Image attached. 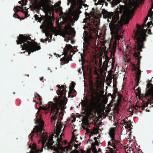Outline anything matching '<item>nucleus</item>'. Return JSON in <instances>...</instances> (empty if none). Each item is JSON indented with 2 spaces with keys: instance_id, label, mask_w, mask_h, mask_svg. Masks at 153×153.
Returning <instances> with one entry per match:
<instances>
[{
  "instance_id": "nucleus-37",
  "label": "nucleus",
  "mask_w": 153,
  "mask_h": 153,
  "mask_svg": "<svg viewBox=\"0 0 153 153\" xmlns=\"http://www.w3.org/2000/svg\"><path fill=\"white\" fill-rule=\"evenodd\" d=\"M43 77L40 78V81H42L43 79Z\"/></svg>"
},
{
  "instance_id": "nucleus-19",
  "label": "nucleus",
  "mask_w": 153,
  "mask_h": 153,
  "mask_svg": "<svg viewBox=\"0 0 153 153\" xmlns=\"http://www.w3.org/2000/svg\"><path fill=\"white\" fill-rule=\"evenodd\" d=\"M30 148H31V150L30 153H40V151L36 149V144L33 143L32 145H30Z\"/></svg>"
},
{
  "instance_id": "nucleus-24",
  "label": "nucleus",
  "mask_w": 153,
  "mask_h": 153,
  "mask_svg": "<svg viewBox=\"0 0 153 153\" xmlns=\"http://www.w3.org/2000/svg\"><path fill=\"white\" fill-rule=\"evenodd\" d=\"M98 132V130L97 129L94 128L91 131V133L92 134H97Z\"/></svg>"
},
{
  "instance_id": "nucleus-35",
  "label": "nucleus",
  "mask_w": 153,
  "mask_h": 153,
  "mask_svg": "<svg viewBox=\"0 0 153 153\" xmlns=\"http://www.w3.org/2000/svg\"><path fill=\"white\" fill-rule=\"evenodd\" d=\"M76 120V118L74 117L73 118V119L71 121L72 123L74 122Z\"/></svg>"
},
{
  "instance_id": "nucleus-29",
  "label": "nucleus",
  "mask_w": 153,
  "mask_h": 153,
  "mask_svg": "<svg viewBox=\"0 0 153 153\" xmlns=\"http://www.w3.org/2000/svg\"><path fill=\"white\" fill-rule=\"evenodd\" d=\"M82 104L83 106H86L88 105V102L87 101L85 102H82Z\"/></svg>"
},
{
  "instance_id": "nucleus-16",
  "label": "nucleus",
  "mask_w": 153,
  "mask_h": 153,
  "mask_svg": "<svg viewBox=\"0 0 153 153\" xmlns=\"http://www.w3.org/2000/svg\"><path fill=\"white\" fill-rule=\"evenodd\" d=\"M149 92L152 95V98L147 103H143V105L141 106L142 109H143L146 107L149 104H153V87L149 90Z\"/></svg>"
},
{
  "instance_id": "nucleus-14",
  "label": "nucleus",
  "mask_w": 153,
  "mask_h": 153,
  "mask_svg": "<svg viewBox=\"0 0 153 153\" xmlns=\"http://www.w3.org/2000/svg\"><path fill=\"white\" fill-rule=\"evenodd\" d=\"M76 0H68L67 5H69L70 3L71 4V6L73 7V6L76 4ZM77 9L78 10L80 9L82 7V5L83 2L85 1V0H77Z\"/></svg>"
},
{
  "instance_id": "nucleus-28",
  "label": "nucleus",
  "mask_w": 153,
  "mask_h": 153,
  "mask_svg": "<svg viewBox=\"0 0 153 153\" xmlns=\"http://www.w3.org/2000/svg\"><path fill=\"white\" fill-rule=\"evenodd\" d=\"M74 83H72L70 88V89L71 91H74Z\"/></svg>"
},
{
  "instance_id": "nucleus-12",
  "label": "nucleus",
  "mask_w": 153,
  "mask_h": 153,
  "mask_svg": "<svg viewBox=\"0 0 153 153\" xmlns=\"http://www.w3.org/2000/svg\"><path fill=\"white\" fill-rule=\"evenodd\" d=\"M36 122L39 123L40 127L37 126H35V127L33 128V131L30 134V136L31 137L33 135V134L35 132H40L41 133H42L43 129L42 127L44 125L43 121L41 119L40 117L39 118H38L37 119Z\"/></svg>"
},
{
  "instance_id": "nucleus-32",
  "label": "nucleus",
  "mask_w": 153,
  "mask_h": 153,
  "mask_svg": "<svg viewBox=\"0 0 153 153\" xmlns=\"http://www.w3.org/2000/svg\"><path fill=\"white\" fill-rule=\"evenodd\" d=\"M151 22H148V23H147V28H148L151 25Z\"/></svg>"
},
{
  "instance_id": "nucleus-48",
  "label": "nucleus",
  "mask_w": 153,
  "mask_h": 153,
  "mask_svg": "<svg viewBox=\"0 0 153 153\" xmlns=\"http://www.w3.org/2000/svg\"><path fill=\"white\" fill-rule=\"evenodd\" d=\"M61 135L62 136V134H61Z\"/></svg>"
},
{
  "instance_id": "nucleus-13",
  "label": "nucleus",
  "mask_w": 153,
  "mask_h": 153,
  "mask_svg": "<svg viewBox=\"0 0 153 153\" xmlns=\"http://www.w3.org/2000/svg\"><path fill=\"white\" fill-rule=\"evenodd\" d=\"M75 131H74L73 132V136L70 143L74 142V146L76 149L77 148L78 146L80 145V141L81 137L79 135L76 134L75 133Z\"/></svg>"
},
{
  "instance_id": "nucleus-5",
  "label": "nucleus",
  "mask_w": 153,
  "mask_h": 153,
  "mask_svg": "<svg viewBox=\"0 0 153 153\" xmlns=\"http://www.w3.org/2000/svg\"><path fill=\"white\" fill-rule=\"evenodd\" d=\"M148 16L152 18L153 20V12H152V13H149L147 17L145 18L144 23L143 25L139 26L137 27V29L135 33V37L137 39V42L136 44V46L135 48L139 51H141V49L143 47V42L145 40L146 34V29H144L145 26V23L146 22Z\"/></svg>"
},
{
  "instance_id": "nucleus-39",
  "label": "nucleus",
  "mask_w": 153,
  "mask_h": 153,
  "mask_svg": "<svg viewBox=\"0 0 153 153\" xmlns=\"http://www.w3.org/2000/svg\"><path fill=\"white\" fill-rule=\"evenodd\" d=\"M41 42H43V43H44V42H44V41H43L42 39H41Z\"/></svg>"
},
{
  "instance_id": "nucleus-18",
  "label": "nucleus",
  "mask_w": 153,
  "mask_h": 153,
  "mask_svg": "<svg viewBox=\"0 0 153 153\" xmlns=\"http://www.w3.org/2000/svg\"><path fill=\"white\" fill-rule=\"evenodd\" d=\"M48 138V136L46 133H43L42 135L41 139H40L39 142H42V147H43L45 144V143L46 141Z\"/></svg>"
},
{
  "instance_id": "nucleus-49",
  "label": "nucleus",
  "mask_w": 153,
  "mask_h": 153,
  "mask_svg": "<svg viewBox=\"0 0 153 153\" xmlns=\"http://www.w3.org/2000/svg\"><path fill=\"white\" fill-rule=\"evenodd\" d=\"M72 25H74L73 24H72Z\"/></svg>"
},
{
  "instance_id": "nucleus-6",
  "label": "nucleus",
  "mask_w": 153,
  "mask_h": 153,
  "mask_svg": "<svg viewBox=\"0 0 153 153\" xmlns=\"http://www.w3.org/2000/svg\"><path fill=\"white\" fill-rule=\"evenodd\" d=\"M53 136H51L49 137L48 142L47 143V145L51 150H54L56 153H63V152L67 151L69 149L71 148V146L70 144L65 148L62 147L63 143L61 137L57 139L56 146H52L53 143Z\"/></svg>"
},
{
  "instance_id": "nucleus-26",
  "label": "nucleus",
  "mask_w": 153,
  "mask_h": 153,
  "mask_svg": "<svg viewBox=\"0 0 153 153\" xmlns=\"http://www.w3.org/2000/svg\"><path fill=\"white\" fill-rule=\"evenodd\" d=\"M124 125H125V127L126 128L130 127L131 126L130 122H124Z\"/></svg>"
},
{
  "instance_id": "nucleus-21",
  "label": "nucleus",
  "mask_w": 153,
  "mask_h": 153,
  "mask_svg": "<svg viewBox=\"0 0 153 153\" xmlns=\"http://www.w3.org/2000/svg\"><path fill=\"white\" fill-rule=\"evenodd\" d=\"M72 48V46L70 45H66L65 47L63 50L65 54H66L68 51H69Z\"/></svg>"
},
{
  "instance_id": "nucleus-40",
  "label": "nucleus",
  "mask_w": 153,
  "mask_h": 153,
  "mask_svg": "<svg viewBox=\"0 0 153 153\" xmlns=\"http://www.w3.org/2000/svg\"><path fill=\"white\" fill-rule=\"evenodd\" d=\"M150 30H148V34H149V33H150Z\"/></svg>"
},
{
  "instance_id": "nucleus-7",
  "label": "nucleus",
  "mask_w": 153,
  "mask_h": 153,
  "mask_svg": "<svg viewBox=\"0 0 153 153\" xmlns=\"http://www.w3.org/2000/svg\"><path fill=\"white\" fill-rule=\"evenodd\" d=\"M116 128H111L109 130V134L111 140L108 143L107 149L108 153H119L116 147V144L117 143L116 140L114 138L115 134Z\"/></svg>"
},
{
  "instance_id": "nucleus-44",
  "label": "nucleus",
  "mask_w": 153,
  "mask_h": 153,
  "mask_svg": "<svg viewBox=\"0 0 153 153\" xmlns=\"http://www.w3.org/2000/svg\"><path fill=\"white\" fill-rule=\"evenodd\" d=\"M75 19V21H76V20H77V18L76 19Z\"/></svg>"
},
{
  "instance_id": "nucleus-38",
  "label": "nucleus",
  "mask_w": 153,
  "mask_h": 153,
  "mask_svg": "<svg viewBox=\"0 0 153 153\" xmlns=\"http://www.w3.org/2000/svg\"><path fill=\"white\" fill-rule=\"evenodd\" d=\"M94 140H96L97 139L96 137H94Z\"/></svg>"
},
{
  "instance_id": "nucleus-30",
  "label": "nucleus",
  "mask_w": 153,
  "mask_h": 153,
  "mask_svg": "<svg viewBox=\"0 0 153 153\" xmlns=\"http://www.w3.org/2000/svg\"><path fill=\"white\" fill-rule=\"evenodd\" d=\"M71 153H79V152L77 150L75 149V150L72 151Z\"/></svg>"
},
{
  "instance_id": "nucleus-34",
  "label": "nucleus",
  "mask_w": 153,
  "mask_h": 153,
  "mask_svg": "<svg viewBox=\"0 0 153 153\" xmlns=\"http://www.w3.org/2000/svg\"><path fill=\"white\" fill-rule=\"evenodd\" d=\"M153 8V4H152V5L151 7V10H150V12L149 13H150V14H151V13H152V12H153V11H152V9Z\"/></svg>"
},
{
  "instance_id": "nucleus-47",
  "label": "nucleus",
  "mask_w": 153,
  "mask_h": 153,
  "mask_svg": "<svg viewBox=\"0 0 153 153\" xmlns=\"http://www.w3.org/2000/svg\"><path fill=\"white\" fill-rule=\"evenodd\" d=\"M37 16L36 15H35V17H36V16Z\"/></svg>"
},
{
  "instance_id": "nucleus-42",
  "label": "nucleus",
  "mask_w": 153,
  "mask_h": 153,
  "mask_svg": "<svg viewBox=\"0 0 153 153\" xmlns=\"http://www.w3.org/2000/svg\"><path fill=\"white\" fill-rule=\"evenodd\" d=\"M97 0H94V1L95 2H97Z\"/></svg>"
},
{
  "instance_id": "nucleus-45",
  "label": "nucleus",
  "mask_w": 153,
  "mask_h": 153,
  "mask_svg": "<svg viewBox=\"0 0 153 153\" xmlns=\"http://www.w3.org/2000/svg\"><path fill=\"white\" fill-rule=\"evenodd\" d=\"M133 151H132V152H131V153H133Z\"/></svg>"
},
{
  "instance_id": "nucleus-1",
  "label": "nucleus",
  "mask_w": 153,
  "mask_h": 153,
  "mask_svg": "<svg viewBox=\"0 0 153 153\" xmlns=\"http://www.w3.org/2000/svg\"><path fill=\"white\" fill-rule=\"evenodd\" d=\"M89 23H90L89 25L90 32L91 33H94L95 34L94 35L96 36V42L99 41L97 39L100 40V42H97L95 44V56L94 58L95 59V62L98 61L100 66L102 59L101 56L103 54L105 55V44L106 42L104 40V37L101 32V31L98 30L97 27L99 24V19L96 17L91 16L89 18Z\"/></svg>"
},
{
  "instance_id": "nucleus-46",
  "label": "nucleus",
  "mask_w": 153,
  "mask_h": 153,
  "mask_svg": "<svg viewBox=\"0 0 153 153\" xmlns=\"http://www.w3.org/2000/svg\"><path fill=\"white\" fill-rule=\"evenodd\" d=\"M75 16H74V18L75 19Z\"/></svg>"
},
{
  "instance_id": "nucleus-20",
  "label": "nucleus",
  "mask_w": 153,
  "mask_h": 153,
  "mask_svg": "<svg viewBox=\"0 0 153 153\" xmlns=\"http://www.w3.org/2000/svg\"><path fill=\"white\" fill-rule=\"evenodd\" d=\"M62 126V124L60 123H57L56 125V133L57 136H58L60 133Z\"/></svg>"
},
{
  "instance_id": "nucleus-9",
  "label": "nucleus",
  "mask_w": 153,
  "mask_h": 153,
  "mask_svg": "<svg viewBox=\"0 0 153 153\" xmlns=\"http://www.w3.org/2000/svg\"><path fill=\"white\" fill-rule=\"evenodd\" d=\"M21 46L22 49L28 50L29 55L30 53V52H33L40 49V46L36 43L28 41L24 43L23 45H21Z\"/></svg>"
},
{
  "instance_id": "nucleus-10",
  "label": "nucleus",
  "mask_w": 153,
  "mask_h": 153,
  "mask_svg": "<svg viewBox=\"0 0 153 153\" xmlns=\"http://www.w3.org/2000/svg\"><path fill=\"white\" fill-rule=\"evenodd\" d=\"M51 2L50 0H41L38 4L35 5L34 7L36 8L42 9L45 13L48 12L51 10Z\"/></svg>"
},
{
  "instance_id": "nucleus-8",
  "label": "nucleus",
  "mask_w": 153,
  "mask_h": 153,
  "mask_svg": "<svg viewBox=\"0 0 153 153\" xmlns=\"http://www.w3.org/2000/svg\"><path fill=\"white\" fill-rule=\"evenodd\" d=\"M138 2V0H133L130 2L127 8L124 10L123 14L127 17L124 22L125 24H128L129 20L131 18V16H132L134 11L137 6Z\"/></svg>"
},
{
  "instance_id": "nucleus-31",
  "label": "nucleus",
  "mask_w": 153,
  "mask_h": 153,
  "mask_svg": "<svg viewBox=\"0 0 153 153\" xmlns=\"http://www.w3.org/2000/svg\"><path fill=\"white\" fill-rule=\"evenodd\" d=\"M81 153H89L88 152H85L84 151L81 150ZM93 153H97L96 151L94 152H93Z\"/></svg>"
},
{
  "instance_id": "nucleus-4",
  "label": "nucleus",
  "mask_w": 153,
  "mask_h": 153,
  "mask_svg": "<svg viewBox=\"0 0 153 153\" xmlns=\"http://www.w3.org/2000/svg\"><path fill=\"white\" fill-rule=\"evenodd\" d=\"M53 19L51 18H46L43 23V25L40 26L41 29L45 28L42 30L43 33H45L47 36H49V29H52V30L55 33V35H60L64 37H65L66 35H69L73 33L74 32V28H71L70 24H68L65 27L64 30L61 29L59 27H57L54 29L53 28Z\"/></svg>"
},
{
  "instance_id": "nucleus-41",
  "label": "nucleus",
  "mask_w": 153,
  "mask_h": 153,
  "mask_svg": "<svg viewBox=\"0 0 153 153\" xmlns=\"http://www.w3.org/2000/svg\"><path fill=\"white\" fill-rule=\"evenodd\" d=\"M47 40H48V39H47V38H46V39H45V41H47Z\"/></svg>"
},
{
  "instance_id": "nucleus-23",
  "label": "nucleus",
  "mask_w": 153,
  "mask_h": 153,
  "mask_svg": "<svg viewBox=\"0 0 153 153\" xmlns=\"http://www.w3.org/2000/svg\"><path fill=\"white\" fill-rule=\"evenodd\" d=\"M119 3V0H113L111 2L112 7H113L114 5H117Z\"/></svg>"
},
{
  "instance_id": "nucleus-33",
  "label": "nucleus",
  "mask_w": 153,
  "mask_h": 153,
  "mask_svg": "<svg viewBox=\"0 0 153 153\" xmlns=\"http://www.w3.org/2000/svg\"><path fill=\"white\" fill-rule=\"evenodd\" d=\"M139 54H140V53H138L137 54H136V53H135V56H136V57H137L138 58H139V57H140L139 56Z\"/></svg>"
},
{
  "instance_id": "nucleus-3",
  "label": "nucleus",
  "mask_w": 153,
  "mask_h": 153,
  "mask_svg": "<svg viewBox=\"0 0 153 153\" xmlns=\"http://www.w3.org/2000/svg\"><path fill=\"white\" fill-rule=\"evenodd\" d=\"M106 15L107 17L109 18L108 22L111 21L109 26L112 37L110 41L109 48L111 49V55L112 56H114L115 52L116 40H119L120 38V36L118 34L122 33V26L123 24L121 22L117 20V18L114 16L112 13L107 12Z\"/></svg>"
},
{
  "instance_id": "nucleus-17",
  "label": "nucleus",
  "mask_w": 153,
  "mask_h": 153,
  "mask_svg": "<svg viewBox=\"0 0 153 153\" xmlns=\"http://www.w3.org/2000/svg\"><path fill=\"white\" fill-rule=\"evenodd\" d=\"M29 39V37L27 36H25L22 35H20L18 40L16 41L18 44H21L27 40Z\"/></svg>"
},
{
  "instance_id": "nucleus-50",
  "label": "nucleus",
  "mask_w": 153,
  "mask_h": 153,
  "mask_svg": "<svg viewBox=\"0 0 153 153\" xmlns=\"http://www.w3.org/2000/svg\"><path fill=\"white\" fill-rule=\"evenodd\" d=\"M153 0V1H153V0Z\"/></svg>"
},
{
  "instance_id": "nucleus-2",
  "label": "nucleus",
  "mask_w": 153,
  "mask_h": 153,
  "mask_svg": "<svg viewBox=\"0 0 153 153\" xmlns=\"http://www.w3.org/2000/svg\"><path fill=\"white\" fill-rule=\"evenodd\" d=\"M65 91L64 85H62L59 87L56 91L59 97L58 98H54L55 103L50 102L45 106L40 107L41 109L44 110H47L51 107V114L52 116L51 121L53 123H54L56 117L58 116L57 113L59 110V108H60V111L59 114V117L62 118L63 115L64 109L67 102V98L64 97L65 94Z\"/></svg>"
},
{
  "instance_id": "nucleus-25",
  "label": "nucleus",
  "mask_w": 153,
  "mask_h": 153,
  "mask_svg": "<svg viewBox=\"0 0 153 153\" xmlns=\"http://www.w3.org/2000/svg\"><path fill=\"white\" fill-rule=\"evenodd\" d=\"M103 2L102 1V0H98V1L97 2H95L94 3V4L95 5H97L98 4H102V6L103 5Z\"/></svg>"
},
{
  "instance_id": "nucleus-27",
  "label": "nucleus",
  "mask_w": 153,
  "mask_h": 153,
  "mask_svg": "<svg viewBox=\"0 0 153 153\" xmlns=\"http://www.w3.org/2000/svg\"><path fill=\"white\" fill-rule=\"evenodd\" d=\"M103 59H105L104 62L106 63V64L108 62L109 60V58H108L106 56H105V57H103Z\"/></svg>"
},
{
  "instance_id": "nucleus-11",
  "label": "nucleus",
  "mask_w": 153,
  "mask_h": 153,
  "mask_svg": "<svg viewBox=\"0 0 153 153\" xmlns=\"http://www.w3.org/2000/svg\"><path fill=\"white\" fill-rule=\"evenodd\" d=\"M84 37V43L83 51H85L87 49V46L90 45V41L92 38V36L91 35L88 34L86 31H85L83 33Z\"/></svg>"
},
{
  "instance_id": "nucleus-43",
  "label": "nucleus",
  "mask_w": 153,
  "mask_h": 153,
  "mask_svg": "<svg viewBox=\"0 0 153 153\" xmlns=\"http://www.w3.org/2000/svg\"><path fill=\"white\" fill-rule=\"evenodd\" d=\"M102 0V1H103V2L104 3L105 0Z\"/></svg>"
},
{
  "instance_id": "nucleus-22",
  "label": "nucleus",
  "mask_w": 153,
  "mask_h": 153,
  "mask_svg": "<svg viewBox=\"0 0 153 153\" xmlns=\"http://www.w3.org/2000/svg\"><path fill=\"white\" fill-rule=\"evenodd\" d=\"M137 86H136V87H135V88H136L135 89V93H136V95H137V96H138V97H140V90L139 89V88H137Z\"/></svg>"
},
{
  "instance_id": "nucleus-36",
  "label": "nucleus",
  "mask_w": 153,
  "mask_h": 153,
  "mask_svg": "<svg viewBox=\"0 0 153 153\" xmlns=\"http://www.w3.org/2000/svg\"><path fill=\"white\" fill-rule=\"evenodd\" d=\"M19 2L20 4H22V5H25L24 4H23V2L22 1H20Z\"/></svg>"
},
{
  "instance_id": "nucleus-15",
  "label": "nucleus",
  "mask_w": 153,
  "mask_h": 153,
  "mask_svg": "<svg viewBox=\"0 0 153 153\" xmlns=\"http://www.w3.org/2000/svg\"><path fill=\"white\" fill-rule=\"evenodd\" d=\"M140 61L139 59H138L137 60V67H136L135 68V69L137 71V74H136V79L137 80V83H139V80L140 78V74H141V71L139 69L140 68Z\"/></svg>"
}]
</instances>
